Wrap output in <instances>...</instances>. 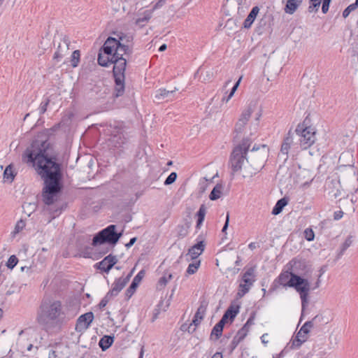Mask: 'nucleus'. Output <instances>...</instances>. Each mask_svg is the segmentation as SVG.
I'll return each mask as SVG.
<instances>
[{
  "instance_id": "nucleus-10",
  "label": "nucleus",
  "mask_w": 358,
  "mask_h": 358,
  "mask_svg": "<svg viewBox=\"0 0 358 358\" xmlns=\"http://www.w3.org/2000/svg\"><path fill=\"white\" fill-rule=\"evenodd\" d=\"M256 108L257 103L252 102L242 111L235 126V129L237 132L242 131Z\"/></svg>"
},
{
  "instance_id": "nucleus-38",
  "label": "nucleus",
  "mask_w": 358,
  "mask_h": 358,
  "mask_svg": "<svg viewBox=\"0 0 358 358\" xmlns=\"http://www.w3.org/2000/svg\"><path fill=\"white\" fill-rule=\"evenodd\" d=\"M80 51L75 50L73 52L71 55V65L73 67H76L78 65L80 61Z\"/></svg>"
},
{
  "instance_id": "nucleus-31",
  "label": "nucleus",
  "mask_w": 358,
  "mask_h": 358,
  "mask_svg": "<svg viewBox=\"0 0 358 358\" xmlns=\"http://www.w3.org/2000/svg\"><path fill=\"white\" fill-rule=\"evenodd\" d=\"M152 17V12L150 10L144 11L136 20V24L140 27H143L145 23L148 22Z\"/></svg>"
},
{
  "instance_id": "nucleus-58",
  "label": "nucleus",
  "mask_w": 358,
  "mask_h": 358,
  "mask_svg": "<svg viewBox=\"0 0 358 358\" xmlns=\"http://www.w3.org/2000/svg\"><path fill=\"white\" fill-rule=\"evenodd\" d=\"M268 336V334H263L262 336H261V341L262 342V343H264V345L267 344L268 343V341L266 339V338Z\"/></svg>"
},
{
  "instance_id": "nucleus-52",
  "label": "nucleus",
  "mask_w": 358,
  "mask_h": 358,
  "mask_svg": "<svg viewBox=\"0 0 358 358\" xmlns=\"http://www.w3.org/2000/svg\"><path fill=\"white\" fill-rule=\"evenodd\" d=\"M110 294H107L106 296H105L99 303V307L100 308H104L107 303H108V296H109Z\"/></svg>"
},
{
  "instance_id": "nucleus-40",
  "label": "nucleus",
  "mask_w": 358,
  "mask_h": 358,
  "mask_svg": "<svg viewBox=\"0 0 358 358\" xmlns=\"http://www.w3.org/2000/svg\"><path fill=\"white\" fill-rule=\"evenodd\" d=\"M172 275L169 273H166L164 275L161 277L159 280V285L160 286H165L166 283L171 279Z\"/></svg>"
},
{
  "instance_id": "nucleus-63",
  "label": "nucleus",
  "mask_w": 358,
  "mask_h": 358,
  "mask_svg": "<svg viewBox=\"0 0 358 358\" xmlns=\"http://www.w3.org/2000/svg\"><path fill=\"white\" fill-rule=\"evenodd\" d=\"M166 49V44H163L159 48V51L162 52V51H164Z\"/></svg>"
},
{
  "instance_id": "nucleus-60",
  "label": "nucleus",
  "mask_w": 358,
  "mask_h": 358,
  "mask_svg": "<svg viewBox=\"0 0 358 358\" xmlns=\"http://www.w3.org/2000/svg\"><path fill=\"white\" fill-rule=\"evenodd\" d=\"M212 358H223L222 355L220 352H216Z\"/></svg>"
},
{
  "instance_id": "nucleus-39",
  "label": "nucleus",
  "mask_w": 358,
  "mask_h": 358,
  "mask_svg": "<svg viewBox=\"0 0 358 358\" xmlns=\"http://www.w3.org/2000/svg\"><path fill=\"white\" fill-rule=\"evenodd\" d=\"M25 226H26V224L24 220H20L19 221H17L15 224L14 231L13 232V234L15 235V234H18L19 232H20L21 231H22L24 229Z\"/></svg>"
},
{
  "instance_id": "nucleus-33",
  "label": "nucleus",
  "mask_w": 358,
  "mask_h": 358,
  "mask_svg": "<svg viewBox=\"0 0 358 358\" xmlns=\"http://www.w3.org/2000/svg\"><path fill=\"white\" fill-rule=\"evenodd\" d=\"M143 276H144V271H141L140 272H138V273L133 279V281H132V282H131V285L129 286V287L127 291L129 292H131V294H133V292L135 291V289L138 287V284L141 281V280L143 278Z\"/></svg>"
},
{
  "instance_id": "nucleus-44",
  "label": "nucleus",
  "mask_w": 358,
  "mask_h": 358,
  "mask_svg": "<svg viewBox=\"0 0 358 358\" xmlns=\"http://www.w3.org/2000/svg\"><path fill=\"white\" fill-rule=\"evenodd\" d=\"M304 236L308 241H312L314 240L315 234L311 229L307 228L304 231Z\"/></svg>"
},
{
  "instance_id": "nucleus-57",
  "label": "nucleus",
  "mask_w": 358,
  "mask_h": 358,
  "mask_svg": "<svg viewBox=\"0 0 358 358\" xmlns=\"http://www.w3.org/2000/svg\"><path fill=\"white\" fill-rule=\"evenodd\" d=\"M57 355L56 354V352L53 350H51L49 351L48 353V358H57Z\"/></svg>"
},
{
  "instance_id": "nucleus-50",
  "label": "nucleus",
  "mask_w": 358,
  "mask_h": 358,
  "mask_svg": "<svg viewBox=\"0 0 358 358\" xmlns=\"http://www.w3.org/2000/svg\"><path fill=\"white\" fill-rule=\"evenodd\" d=\"M229 213H227V217H226V221H225L224 225L222 229V233H226V231L229 226Z\"/></svg>"
},
{
  "instance_id": "nucleus-47",
  "label": "nucleus",
  "mask_w": 358,
  "mask_h": 358,
  "mask_svg": "<svg viewBox=\"0 0 358 358\" xmlns=\"http://www.w3.org/2000/svg\"><path fill=\"white\" fill-rule=\"evenodd\" d=\"M255 115H256V117H255V123L253 125L254 132L257 131V128L259 127V119H260V117L262 116V112L259 111L258 113H256Z\"/></svg>"
},
{
  "instance_id": "nucleus-42",
  "label": "nucleus",
  "mask_w": 358,
  "mask_h": 358,
  "mask_svg": "<svg viewBox=\"0 0 358 358\" xmlns=\"http://www.w3.org/2000/svg\"><path fill=\"white\" fill-rule=\"evenodd\" d=\"M357 6L355 3H352L349 5L343 12V17L346 18L350 14L351 12L354 11L357 8Z\"/></svg>"
},
{
  "instance_id": "nucleus-18",
  "label": "nucleus",
  "mask_w": 358,
  "mask_h": 358,
  "mask_svg": "<svg viewBox=\"0 0 358 358\" xmlns=\"http://www.w3.org/2000/svg\"><path fill=\"white\" fill-rule=\"evenodd\" d=\"M303 0H287L284 11L287 14L292 15L301 5Z\"/></svg>"
},
{
  "instance_id": "nucleus-9",
  "label": "nucleus",
  "mask_w": 358,
  "mask_h": 358,
  "mask_svg": "<svg viewBox=\"0 0 358 358\" xmlns=\"http://www.w3.org/2000/svg\"><path fill=\"white\" fill-rule=\"evenodd\" d=\"M247 152L248 147L245 143L234 149L230 159V164L233 171H238L242 168L245 160Z\"/></svg>"
},
{
  "instance_id": "nucleus-36",
  "label": "nucleus",
  "mask_w": 358,
  "mask_h": 358,
  "mask_svg": "<svg viewBox=\"0 0 358 358\" xmlns=\"http://www.w3.org/2000/svg\"><path fill=\"white\" fill-rule=\"evenodd\" d=\"M355 236L352 234H350L348 236V237L345 238V241L341 245V252H343L345 251L349 247H350L355 240Z\"/></svg>"
},
{
  "instance_id": "nucleus-13",
  "label": "nucleus",
  "mask_w": 358,
  "mask_h": 358,
  "mask_svg": "<svg viewBox=\"0 0 358 358\" xmlns=\"http://www.w3.org/2000/svg\"><path fill=\"white\" fill-rule=\"evenodd\" d=\"M206 315V308L203 306H200L198 308L194 319L192 320V323H191L188 327L186 324H182L180 326V330L182 331H188V332H193L195 330V327H192L194 324V327H196L200 324L201 320L203 319Z\"/></svg>"
},
{
  "instance_id": "nucleus-5",
  "label": "nucleus",
  "mask_w": 358,
  "mask_h": 358,
  "mask_svg": "<svg viewBox=\"0 0 358 358\" xmlns=\"http://www.w3.org/2000/svg\"><path fill=\"white\" fill-rule=\"evenodd\" d=\"M299 136V145L302 149H307L315 141V131L311 127L306 126L303 123L299 124L296 130Z\"/></svg>"
},
{
  "instance_id": "nucleus-37",
  "label": "nucleus",
  "mask_w": 358,
  "mask_h": 358,
  "mask_svg": "<svg viewBox=\"0 0 358 358\" xmlns=\"http://www.w3.org/2000/svg\"><path fill=\"white\" fill-rule=\"evenodd\" d=\"M252 286L243 283V282L240 283L239 290L238 292V295L240 297L243 296L246 293H248Z\"/></svg>"
},
{
  "instance_id": "nucleus-46",
  "label": "nucleus",
  "mask_w": 358,
  "mask_h": 358,
  "mask_svg": "<svg viewBox=\"0 0 358 358\" xmlns=\"http://www.w3.org/2000/svg\"><path fill=\"white\" fill-rule=\"evenodd\" d=\"M177 178V173L172 172L164 181V185H168L172 184Z\"/></svg>"
},
{
  "instance_id": "nucleus-17",
  "label": "nucleus",
  "mask_w": 358,
  "mask_h": 358,
  "mask_svg": "<svg viewBox=\"0 0 358 358\" xmlns=\"http://www.w3.org/2000/svg\"><path fill=\"white\" fill-rule=\"evenodd\" d=\"M296 274L292 271H285L280 273L278 277V283L283 287H291Z\"/></svg>"
},
{
  "instance_id": "nucleus-19",
  "label": "nucleus",
  "mask_w": 358,
  "mask_h": 358,
  "mask_svg": "<svg viewBox=\"0 0 358 358\" xmlns=\"http://www.w3.org/2000/svg\"><path fill=\"white\" fill-rule=\"evenodd\" d=\"M69 50V43L67 40H64L62 44H59L58 50L55 52L53 59L56 62H60Z\"/></svg>"
},
{
  "instance_id": "nucleus-11",
  "label": "nucleus",
  "mask_w": 358,
  "mask_h": 358,
  "mask_svg": "<svg viewBox=\"0 0 358 358\" xmlns=\"http://www.w3.org/2000/svg\"><path fill=\"white\" fill-rule=\"evenodd\" d=\"M290 271L292 273L298 275H305L310 268V266L305 259H294L289 262Z\"/></svg>"
},
{
  "instance_id": "nucleus-28",
  "label": "nucleus",
  "mask_w": 358,
  "mask_h": 358,
  "mask_svg": "<svg viewBox=\"0 0 358 358\" xmlns=\"http://www.w3.org/2000/svg\"><path fill=\"white\" fill-rule=\"evenodd\" d=\"M16 173L14 171L12 165L6 166L3 172V180L5 182H12L15 178Z\"/></svg>"
},
{
  "instance_id": "nucleus-55",
  "label": "nucleus",
  "mask_w": 358,
  "mask_h": 358,
  "mask_svg": "<svg viewBox=\"0 0 358 358\" xmlns=\"http://www.w3.org/2000/svg\"><path fill=\"white\" fill-rule=\"evenodd\" d=\"M343 215V212L341 210L336 211L334 213V220H340Z\"/></svg>"
},
{
  "instance_id": "nucleus-24",
  "label": "nucleus",
  "mask_w": 358,
  "mask_h": 358,
  "mask_svg": "<svg viewBox=\"0 0 358 358\" xmlns=\"http://www.w3.org/2000/svg\"><path fill=\"white\" fill-rule=\"evenodd\" d=\"M255 281V271L254 268H248L243 275L242 282L252 286Z\"/></svg>"
},
{
  "instance_id": "nucleus-2",
  "label": "nucleus",
  "mask_w": 358,
  "mask_h": 358,
  "mask_svg": "<svg viewBox=\"0 0 358 358\" xmlns=\"http://www.w3.org/2000/svg\"><path fill=\"white\" fill-rule=\"evenodd\" d=\"M36 320L40 324L45 327H61L64 322L62 303L57 300H43L38 310Z\"/></svg>"
},
{
  "instance_id": "nucleus-23",
  "label": "nucleus",
  "mask_w": 358,
  "mask_h": 358,
  "mask_svg": "<svg viewBox=\"0 0 358 358\" xmlns=\"http://www.w3.org/2000/svg\"><path fill=\"white\" fill-rule=\"evenodd\" d=\"M259 12V8L257 6H255L252 8V9L251 10V11L250 12L248 17L244 21L243 26L245 28L248 29L252 26Z\"/></svg>"
},
{
  "instance_id": "nucleus-61",
  "label": "nucleus",
  "mask_w": 358,
  "mask_h": 358,
  "mask_svg": "<svg viewBox=\"0 0 358 358\" xmlns=\"http://www.w3.org/2000/svg\"><path fill=\"white\" fill-rule=\"evenodd\" d=\"M143 355H144V347L143 346V347L141 348V351H140V353H139V357H138V358H143Z\"/></svg>"
},
{
  "instance_id": "nucleus-48",
  "label": "nucleus",
  "mask_w": 358,
  "mask_h": 358,
  "mask_svg": "<svg viewBox=\"0 0 358 358\" xmlns=\"http://www.w3.org/2000/svg\"><path fill=\"white\" fill-rule=\"evenodd\" d=\"M331 0H323L322 10L323 13H327L329 8V4Z\"/></svg>"
},
{
  "instance_id": "nucleus-34",
  "label": "nucleus",
  "mask_w": 358,
  "mask_h": 358,
  "mask_svg": "<svg viewBox=\"0 0 358 358\" xmlns=\"http://www.w3.org/2000/svg\"><path fill=\"white\" fill-rule=\"evenodd\" d=\"M206 214V207L204 205H201L199 208V211L196 213L197 216V222H196V227L200 228L201 225L202 224L205 216Z\"/></svg>"
},
{
  "instance_id": "nucleus-41",
  "label": "nucleus",
  "mask_w": 358,
  "mask_h": 358,
  "mask_svg": "<svg viewBox=\"0 0 358 358\" xmlns=\"http://www.w3.org/2000/svg\"><path fill=\"white\" fill-rule=\"evenodd\" d=\"M171 93L172 92L160 89L156 92L155 97L158 99L167 98Z\"/></svg>"
},
{
  "instance_id": "nucleus-12",
  "label": "nucleus",
  "mask_w": 358,
  "mask_h": 358,
  "mask_svg": "<svg viewBox=\"0 0 358 358\" xmlns=\"http://www.w3.org/2000/svg\"><path fill=\"white\" fill-rule=\"evenodd\" d=\"M94 320L92 312H88L81 315L77 320L76 331L79 333L85 331L90 326Z\"/></svg>"
},
{
  "instance_id": "nucleus-3",
  "label": "nucleus",
  "mask_w": 358,
  "mask_h": 358,
  "mask_svg": "<svg viewBox=\"0 0 358 358\" xmlns=\"http://www.w3.org/2000/svg\"><path fill=\"white\" fill-rule=\"evenodd\" d=\"M129 48L127 45H122L119 41L114 38H108L103 46L102 50L98 55V63L102 66H108L120 59H126L124 55L129 54Z\"/></svg>"
},
{
  "instance_id": "nucleus-25",
  "label": "nucleus",
  "mask_w": 358,
  "mask_h": 358,
  "mask_svg": "<svg viewBox=\"0 0 358 358\" xmlns=\"http://www.w3.org/2000/svg\"><path fill=\"white\" fill-rule=\"evenodd\" d=\"M224 324V322L220 320L215 325L210 334L211 339L217 340L221 336Z\"/></svg>"
},
{
  "instance_id": "nucleus-29",
  "label": "nucleus",
  "mask_w": 358,
  "mask_h": 358,
  "mask_svg": "<svg viewBox=\"0 0 358 358\" xmlns=\"http://www.w3.org/2000/svg\"><path fill=\"white\" fill-rule=\"evenodd\" d=\"M248 329H247L246 327H244L239 329L232 341V343L234 345V346H236L241 341H242L248 335Z\"/></svg>"
},
{
  "instance_id": "nucleus-49",
  "label": "nucleus",
  "mask_w": 358,
  "mask_h": 358,
  "mask_svg": "<svg viewBox=\"0 0 358 358\" xmlns=\"http://www.w3.org/2000/svg\"><path fill=\"white\" fill-rule=\"evenodd\" d=\"M48 104V101L42 102L41 103V106L39 108L40 113H44L46 111Z\"/></svg>"
},
{
  "instance_id": "nucleus-22",
  "label": "nucleus",
  "mask_w": 358,
  "mask_h": 358,
  "mask_svg": "<svg viewBox=\"0 0 358 358\" xmlns=\"http://www.w3.org/2000/svg\"><path fill=\"white\" fill-rule=\"evenodd\" d=\"M294 139L292 135L290 133L288 134L287 136L285 138L280 150V155L287 156L289 151L293 145Z\"/></svg>"
},
{
  "instance_id": "nucleus-56",
  "label": "nucleus",
  "mask_w": 358,
  "mask_h": 358,
  "mask_svg": "<svg viewBox=\"0 0 358 358\" xmlns=\"http://www.w3.org/2000/svg\"><path fill=\"white\" fill-rule=\"evenodd\" d=\"M136 241V237L132 238L130 239L129 242L125 245V246L129 248L131 247L135 243Z\"/></svg>"
},
{
  "instance_id": "nucleus-15",
  "label": "nucleus",
  "mask_w": 358,
  "mask_h": 358,
  "mask_svg": "<svg viewBox=\"0 0 358 358\" xmlns=\"http://www.w3.org/2000/svg\"><path fill=\"white\" fill-rule=\"evenodd\" d=\"M117 261L115 256L109 255L96 264L97 268L101 271L108 273L112 267L116 264Z\"/></svg>"
},
{
  "instance_id": "nucleus-26",
  "label": "nucleus",
  "mask_w": 358,
  "mask_h": 358,
  "mask_svg": "<svg viewBox=\"0 0 358 358\" xmlns=\"http://www.w3.org/2000/svg\"><path fill=\"white\" fill-rule=\"evenodd\" d=\"M224 185L222 184H217L211 191L209 199L212 201H215L220 199L222 195Z\"/></svg>"
},
{
  "instance_id": "nucleus-32",
  "label": "nucleus",
  "mask_w": 358,
  "mask_h": 358,
  "mask_svg": "<svg viewBox=\"0 0 358 358\" xmlns=\"http://www.w3.org/2000/svg\"><path fill=\"white\" fill-rule=\"evenodd\" d=\"M191 261H192V262H190L189 264L188 267L185 272L186 276L196 273L201 265L200 260H191Z\"/></svg>"
},
{
  "instance_id": "nucleus-35",
  "label": "nucleus",
  "mask_w": 358,
  "mask_h": 358,
  "mask_svg": "<svg viewBox=\"0 0 358 358\" xmlns=\"http://www.w3.org/2000/svg\"><path fill=\"white\" fill-rule=\"evenodd\" d=\"M214 178V176L210 178H207L206 177L201 178L199 183V187L201 192H203L210 185L213 183V179Z\"/></svg>"
},
{
  "instance_id": "nucleus-62",
  "label": "nucleus",
  "mask_w": 358,
  "mask_h": 358,
  "mask_svg": "<svg viewBox=\"0 0 358 358\" xmlns=\"http://www.w3.org/2000/svg\"><path fill=\"white\" fill-rule=\"evenodd\" d=\"M248 248L251 250H254L256 248V244L255 243H250L249 245H248Z\"/></svg>"
},
{
  "instance_id": "nucleus-4",
  "label": "nucleus",
  "mask_w": 358,
  "mask_h": 358,
  "mask_svg": "<svg viewBox=\"0 0 358 358\" xmlns=\"http://www.w3.org/2000/svg\"><path fill=\"white\" fill-rule=\"evenodd\" d=\"M320 285V278H318L316 282L315 283V286L313 287H311L310 283L308 279L304 278L298 275H295L291 287L294 288V289L300 296V299L301 301L302 311H303L308 305L310 291L319 287Z\"/></svg>"
},
{
  "instance_id": "nucleus-45",
  "label": "nucleus",
  "mask_w": 358,
  "mask_h": 358,
  "mask_svg": "<svg viewBox=\"0 0 358 358\" xmlns=\"http://www.w3.org/2000/svg\"><path fill=\"white\" fill-rule=\"evenodd\" d=\"M321 3V0H310V6H309V10L313 11V10H317L320 5Z\"/></svg>"
},
{
  "instance_id": "nucleus-16",
  "label": "nucleus",
  "mask_w": 358,
  "mask_h": 358,
  "mask_svg": "<svg viewBox=\"0 0 358 358\" xmlns=\"http://www.w3.org/2000/svg\"><path fill=\"white\" fill-rule=\"evenodd\" d=\"M131 275H129L125 278H120L117 279L112 285V289L108 292V294L111 296H116L127 285Z\"/></svg>"
},
{
  "instance_id": "nucleus-1",
  "label": "nucleus",
  "mask_w": 358,
  "mask_h": 358,
  "mask_svg": "<svg viewBox=\"0 0 358 358\" xmlns=\"http://www.w3.org/2000/svg\"><path fill=\"white\" fill-rule=\"evenodd\" d=\"M48 148L47 140L36 139L23 155V160L34 168L36 173L43 179L45 186L43 190V201L50 205L56 200L60 190V166L52 159L45 156Z\"/></svg>"
},
{
  "instance_id": "nucleus-53",
  "label": "nucleus",
  "mask_w": 358,
  "mask_h": 358,
  "mask_svg": "<svg viewBox=\"0 0 358 358\" xmlns=\"http://www.w3.org/2000/svg\"><path fill=\"white\" fill-rule=\"evenodd\" d=\"M253 324V319L249 318L243 327H246V329H248V331H250V328Z\"/></svg>"
},
{
  "instance_id": "nucleus-21",
  "label": "nucleus",
  "mask_w": 358,
  "mask_h": 358,
  "mask_svg": "<svg viewBox=\"0 0 358 358\" xmlns=\"http://www.w3.org/2000/svg\"><path fill=\"white\" fill-rule=\"evenodd\" d=\"M199 80L201 82L206 83L211 80L213 76V72L211 69L200 67L196 73Z\"/></svg>"
},
{
  "instance_id": "nucleus-14",
  "label": "nucleus",
  "mask_w": 358,
  "mask_h": 358,
  "mask_svg": "<svg viewBox=\"0 0 358 358\" xmlns=\"http://www.w3.org/2000/svg\"><path fill=\"white\" fill-rule=\"evenodd\" d=\"M205 245L203 241H200L189 249L185 257L187 262L190 260H200L199 257L204 250Z\"/></svg>"
},
{
  "instance_id": "nucleus-8",
  "label": "nucleus",
  "mask_w": 358,
  "mask_h": 358,
  "mask_svg": "<svg viewBox=\"0 0 358 358\" xmlns=\"http://www.w3.org/2000/svg\"><path fill=\"white\" fill-rule=\"evenodd\" d=\"M126 59H120L115 63L113 68V75L115 82L116 96H121L124 91V71L126 69Z\"/></svg>"
},
{
  "instance_id": "nucleus-59",
  "label": "nucleus",
  "mask_w": 358,
  "mask_h": 358,
  "mask_svg": "<svg viewBox=\"0 0 358 358\" xmlns=\"http://www.w3.org/2000/svg\"><path fill=\"white\" fill-rule=\"evenodd\" d=\"M233 96V94L229 93V95L226 97H224L222 100L225 101L226 102H228L232 98Z\"/></svg>"
},
{
  "instance_id": "nucleus-64",
  "label": "nucleus",
  "mask_w": 358,
  "mask_h": 358,
  "mask_svg": "<svg viewBox=\"0 0 358 358\" xmlns=\"http://www.w3.org/2000/svg\"><path fill=\"white\" fill-rule=\"evenodd\" d=\"M3 317V310L1 308H0V320Z\"/></svg>"
},
{
  "instance_id": "nucleus-30",
  "label": "nucleus",
  "mask_w": 358,
  "mask_h": 358,
  "mask_svg": "<svg viewBox=\"0 0 358 358\" xmlns=\"http://www.w3.org/2000/svg\"><path fill=\"white\" fill-rule=\"evenodd\" d=\"M287 203L288 201L285 197L278 200L272 210V214L275 215L280 214Z\"/></svg>"
},
{
  "instance_id": "nucleus-43",
  "label": "nucleus",
  "mask_w": 358,
  "mask_h": 358,
  "mask_svg": "<svg viewBox=\"0 0 358 358\" xmlns=\"http://www.w3.org/2000/svg\"><path fill=\"white\" fill-rule=\"evenodd\" d=\"M18 262V259L15 255H11L6 264L8 268L13 269Z\"/></svg>"
},
{
  "instance_id": "nucleus-27",
  "label": "nucleus",
  "mask_w": 358,
  "mask_h": 358,
  "mask_svg": "<svg viewBox=\"0 0 358 358\" xmlns=\"http://www.w3.org/2000/svg\"><path fill=\"white\" fill-rule=\"evenodd\" d=\"M113 341L114 338L113 336H104L100 339L99 345L103 351H105L112 345Z\"/></svg>"
},
{
  "instance_id": "nucleus-7",
  "label": "nucleus",
  "mask_w": 358,
  "mask_h": 358,
  "mask_svg": "<svg viewBox=\"0 0 358 358\" xmlns=\"http://www.w3.org/2000/svg\"><path fill=\"white\" fill-rule=\"evenodd\" d=\"M323 320L322 315H317L311 320L306 322L297 332L293 345L299 347L302 343H305L308 338V334L315 324Z\"/></svg>"
},
{
  "instance_id": "nucleus-20",
  "label": "nucleus",
  "mask_w": 358,
  "mask_h": 358,
  "mask_svg": "<svg viewBox=\"0 0 358 358\" xmlns=\"http://www.w3.org/2000/svg\"><path fill=\"white\" fill-rule=\"evenodd\" d=\"M238 306H230L227 310V311L224 313V315L222 316L220 320H222L224 323H227L229 320L232 322L237 315V314L238 313Z\"/></svg>"
},
{
  "instance_id": "nucleus-51",
  "label": "nucleus",
  "mask_w": 358,
  "mask_h": 358,
  "mask_svg": "<svg viewBox=\"0 0 358 358\" xmlns=\"http://www.w3.org/2000/svg\"><path fill=\"white\" fill-rule=\"evenodd\" d=\"M242 77H240L239 79L237 80V82L235 83L234 87H232L230 93L234 94L235 92L236 91L237 88L238 87L241 81Z\"/></svg>"
},
{
  "instance_id": "nucleus-6",
  "label": "nucleus",
  "mask_w": 358,
  "mask_h": 358,
  "mask_svg": "<svg viewBox=\"0 0 358 358\" xmlns=\"http://www.w3.org/2000/svg\"><path fill=\"white\" fill-rule=\"evenodd\" d=\"M121 236V233L117 234L115 232V225H109L94 237L92 245H97L103 243L115 244Z\"/></svg>"
},
{
  "instance_id": "nucleus-54",
  "label": "nucleus",
  "mask_w": 358,
  "mask_h": 358,
  "mask_svg": "<svg viewBox=\"0 0 358 358\" xmlns=\"http://www.w3.org/2000/svg\"><path fill=\"white\" fill-rule=\"evenodd\" d=\"M253 324V319L249 318L243 327H246V329H248V331H250V328Z\"/></svg>"
}]
</instances>
